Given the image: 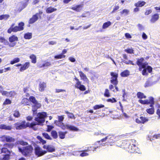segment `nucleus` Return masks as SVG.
Instances as JSON below:
<instances>
[{
  "mask_svg": "<svg viewBox=\"0 0 160 160\" xmlns=\"http://www.w3.org/2000/svg\"><path fill=\"white\" fill-rule=\"evenodd\" d=\"M47 113L45 112H42L38 113L37 117L35 118V122L31 123H27L24 121L21 123H17L15 124V127L16 129L19 130L25 128L27 127H30L33 129L36 130L38 128V127H36V125H41L45 121V118L47 117Z\"/></svg>",
  "mask_w": 160,
  "mask_h": 160,
  "instance_id": "obj_1",
  "label": "nucleus"
},
{
  "mask_svg": "<svg viewBox=\"0 0 160 160\" xmlns=\"http://www.w3.org/2000/svg\"><path fill=\"white\" fill-rule=\"evenodd\" d=\"M144 59L143 58H141L140 59H138L137 61V64L139 66V69L140 71H141L142 69H143L142 71V74L144 75L147 74V72L146 71L147 70L149 72H151L152 70V68L149 66H148V63L147 62H144Z\"/></svg>",
  "mask_w": 160,
  "mask_h": 160,
  "instance_id": "obj_2",
  "label": "nucleus"
},
{
  "mask_svg": "<svg viewBox=\"0 0 160 160\" xmlns=\"http://www.w3.org/2000/svg\"><path fill=\"white\" fill-rule=\"evenodd\" d=\"M24 24L23 22H21L18 24V26H14V24H12L8 30V32L10 33L12 32H16L22 30L24 28L23 26Z\"/></svg>",
  "mask_w": 160,
  "mask_h": 160,
  "instance_id": "obj_3",
  "label": "nucleus"
},
{
  "mask_svg": "<svg viewBox=\"0 0 160 160\" xmlns=\"http://www.w3.org/2000/svg\"><path fill=\"white\" fill-rule=\"evenodd\" d=\"M29 99V101L33 104L32 106V111L33 112V114H34L35 113L37 109L41 107V105L36 100L35 98L33 96L30 97Z\"/></svg>",
  "mask_w": 160,
  "mask_h": 160,
  "instance_id": "obj_4",
  "label": "nucleus"
},
{
  "mask_svg": "<svg viewBox=\"0 0 160 160\" xmlns=\"http://www.w3.org/2000/svg\"><path fill=\"white\" fill-rule=\"evenodd\" d=\"M18 148L19 152L25 156L30 155L32 153L33 150L32 147L30 145L24 147L22 148L20 147H18Z\"/></svg>",
  "mask_w": 160,
  "mask_h": 160,
  "instance_id": "obj_5",
  "label": "nucleus"
},
{
  "mask_svg": "<svg viewBox=\"0 0 160 160\" xmlns=\"http://www.w3.org/2000/svg\"><path fill=\"white\" fill-rule=\"evenodd\" d=\"M58 120H55L54 121V123L58 126L60 127L62 129H63L65 128L64 124L62 122L64 119L63 115L58 116Z\"/></svg>",
  "mask_w": 160,
  "mask_h": 160,
  "instance_id": "obj_6",
  "label": "nucleus"
},
{
  "mask_svg": "<svg viewBox=\"0 0 160 160\" xmlns=\"http://www.w3.org/2000/svg\"><path fill=\"white\" fill-rule=\"evenodd\" d=\"M111 76L110 82L114 85H117L118 82L117 78L118 76V73L115 72H110Z\"/></svg>",
  "mask_w": 160,
  "mask_h": 160,
  "instance_id": "obj_7",
  "label": "nucleus"
},
{
  "mask_svg": "<svg viewBox=\"0 0 160 160\" xmlns=\"http://www.w3.org/2000/svg\"><path fill=\"white\" fill-rule=\"evenodd\" d=\"M74 79L76 81L75 85V87L76 88L79 89L81 91H84L86 90L85 87L82 84L81 82L76 77H75Z\"/></svg>",
  "mask_w": 160,
  "mask_h": 160,
  "instance_id": "obj_8",
  "label": "nucleus"
},
{
  "mask_svg": "<svg viewBox=\"0 0 160 160\" xmlns=\"http://www.w3.org/2000/svg\"><path fill=\"white\" fill-rule=\"evenodd\" d=\"M35 154L38 157H40L45 154L47 153V151L43 150L39 147H37L35 149Z\"/></svg>",
  "mask_w": 160,
  "mask_h": 160,
  "instance_id": "obj_9",
  "label": "nucleus"
},
{
  "mask_svg": "<svg viewBox=\"0 0 160 160\" xmlns=\"http://www.w3.org/2000/svg\"><path fill=\"white\" fill-rule=\"evenodd\" d=\"M138 102L142 104H151L150 105V107H152L154 104V98L152 97H150L149 98V100H142L141 99H140L138 100Z\"/></svg>",
  "mask_w": 160,
  "mask_h": 160,
  "instance_id": "obj_10",
  "label": "nucleus"
},
{
  "mask_svg": "<svg viewBox=\"0 0 160 160\" xmlns=\"http://www.w3.org/2000/svg\"><path fill=\"white\" fill-rule=\"evenodd\" d=\"M1 140L2 141H6L7 142H13L15 141V139L12 137L7 135H4L1 138Z\"/></svg>",
  "mask_w": 160,
  "mask_h": 160,
  "instance_id": "obj_11",
  "label": "nucleus"
},
{
  "mask_svg": "<svg viewBox=\"0 0 160 160\" xmlns=\"http://www.w3.org/2000/svg\"><path fill=\"white\" fill-rule=\"evenodd\" d=\"M0 92L2 95L6 96L8 97L13 96L16 94L15 92L13 91H11L10 92H8L4 91H0Z\"/></svg>",
  "mask_w": 160,
  "mask_h": 160,
  "instance_id": "obj_12",
  "label": "nucleus"
},
{
  "mask_svg": "<svg viewBox=\"0 0 160 160\" xmlns=\"http://www.w3.org/2000/svg\"><path fill=\"white\" fill-rule=\"evenodd\" d=\"M79 76L81 78V79L83 80L85 82L88 83L89 82V80L86 75L81 71H79Z\"/></svg>",
  "mask_w": 160,
  "mask_h": 160,
  "instance_id": "obj_13",
  "label": "nucleus"
},
{
  "mask_svg": "<svg viewBox=\"0 0 160 160\" xmlns=\"http://www.w3.org/2000/svg\"><path fill=\"white\" fill-rule=\"evenodd\" d=\"M66 129H69L70 130L74 131H78L79 130L75 126L68 124H65V128L63 129L64 130Z\"/></svg>",
  "mask_w": 160,
  "mask_h": 160,
  "instance_id": "obj_14",
  "label": "nucleus"
},
{
  "mask_svg": "<svg viewBox=\"0 0 160 160\" xmlns=\"http://www.w3.org/2000/svg\"><path fill=\"white\" fill-rule=\"evenodd\" d=\"M159 14L157 13H155L152 16V18L150 20V21L151 23H155L159 19Z\"/></svg>",
  "mask_w": 160,
  "mask_h": 160,
  "instance_id": "obj_15",
  "label": "nucleus"
},
{
  "mask_svg": "<svg viewBox=\"0 0 160 160\" xmlns=\"http://www.w3.org/2000/svg\"><path fill=\"white\" fill-rule=\"evenodd\" d=\"M83 6L82 5L74 6L71 8L73 10L77 12H80L82 9Z\"/></svg>",
  "mask_w": 160,
  "mask_h": 160,
  "instance_id": "obj_16",
  "label": "nucleus"
},
{
  "mask_svg": "<svg viewBox=\"0 0 160 160\" xmlns=\"http://www.w3.org/2000/svg\"><path fill=\"white\" fill-rule=\"evenodd\" d=\"M46 87V84L44 82H40L39 84V90L41 92H43L44 90Z\"/></svg>",
  "mask_w": 160,
  "mask_h": 160,
  "instance_id": "obj_17",
  "label": "nucleus"
},
{
  "mask_svg": "<svg viewBox=\"0 0 160 160\" xmlns=\"http://www.w3.org/2000/svg\"><path fill=\"white\" fill-rule=\"evenodd\" d=\"M30 66V62H27L22 65V67L20 68V71L21 72H22L24 70L28 68Z\"/></svg>",
  "mask_w": 160,
  "mask_h": 160,
  "instance_id": "obj_18",
  "label": "nucleus"
},
{
  "mask_svg": "<svg viewBox=\"0 0 160 160\" xmlns=\"http://www.w3.org/2000/svg\"><path fill=\"white\" fill-rule=\"evenodd\" d=\"M38 14H36L32 16L29 21L30 23H33L38 20Z\"/></svg>",
  "mask_w": 160,
  "mask_h": 160,
  "instance_id": "obj_19",
  "label": "nucleus"
},
{
  "mask_svg": "<svg viewBox=\"0 0 160 160\" xmlns=\"http://www.w3.org/2000/svg\"><path fill=\"white\" fill-rule=\"evenodd\" d=\"M12 128L11 126H7L3 124L0 125V129H4L7 130H10Z\"/></svg>",
  "mask_w": 160,
  "mask_h": 160,
  "instance_id": "obj_20",
  "label": "nucleus"
},
{
  "mask_svg": "<svg viewBox=\"0 0 160 160\" xmlns=\"http://www.w3.org/2000/svg\"><path fill=\"white\" fill-rule=\"evenodd\" d=\"M146 2L143 1H139L135 3V6L136 7H142L145 4Z\"/></svg>",
  "mask_w": 160,
  "mask_h": 160,
  "instance_id": "obj_21",
  "label": "nucleus"
},
{
  "mask_svg": "<svg viewBox=\"0 0 160 160\" xmlns=\"http://www.w3.org/2000/svg\"><path fill=\"white\" fill-rule=\"evenodd\" d=\"M9 41L12 42L18 40V38L15 35H12L9 38Z\"/></svg>",
  "mask_w": 160,
  "mask_h": 160,
  "instance_id": "obj_22",
  "label": "nucleus"
},
{
  "mask_svg": "<svg viewBox=\"0 0 160 160\" xmlns=\"http://www.w3.org/2000/svg\"><path fill=\"white\" fill-rule=\"evenodd\" d=\"M111 24L112 23L110 21H108L104 22L102 25V28L103 29H105L110 26Z\"/></svg>",
  "mask_w": 160,
  "mask_h": 160,
  "instance_id": "obj_23",
  "label": "nucleus"
},
{
  "mask_svg": "<svg viewBox=\"0 0 160 160\" xmlns=\"http://www.w3.org/2000/svg\"><path fill=\"white\" fill-rule=\"evenodd\" d=\"M57 10L56 8H54L52 7H49L46 10V12L47 13H51L54 12L56 11Z\"/></svg>",
  "mask_w": 160,
  "mask_h": 160,
  "instance_id": "obj_24",
  "label": "nucleus"
},
{
  "mask_svg": "<svg viewBox=\"0 0 160 160\" xmlns=\"http://www.w3.org/2000/svg\"><path fill=\"white\" fill-rule=\"evenodd\" d=\"M29 58L31 60V62L32 63H35L36 62L37 58L35 55L33 54H31Z\"/></svg>",
  "mask_w": 160,
  "mask_h": 160,
  "instance_id": "obj_25",
  "label": "nucleus"
},
{
  "mask_svg": "<svg viewBox=\"0 0 160 160\" xmlns=\"http://www.w3.org/2000/svg\"><path fill=\"white\" fill-rule=\"evenodd\" d=\"M129 74V72L128 70H126L121 73V75L122 77L128 76Z\"/></svg>",
  "mask_w": 160,
  "mask_h": 160,
  "instance_id": "obj_26",
  "label": "nucleus"
},
{
  "mask_svg": "<svg viewBox=\"0 0 160 160\" xmlns=\"http://www.w3.org/2000/svg\"><path fill=\"white\" fill-rule=\"evenodd\" d=\"M51 64V62H47L42 64H40L38 65V67L40 68H42L43 67H47L50 65Z\"/></svg>",
  "mask_w": 160,
  "mask_h": 160,
  "instance_id": "obj_27",
  "label": "nucleus"
},
{
  "mask_svg": "<svg viewBox=\"0 0 160 160\" xmlns=\"http://www.w3.org/2000/svg\"><path fill=\"white\" fill-rule=\"evenodd\" d=\"M67 133V132H64L61 131L59 132L58 134L60 138L61 139H64L65 138V135Z\"/></svg>",
  "mask_w": 160,
  "mask_h": 160,
  "instance_id": "obj_28",
  "label": "nucleus"
},
{
  "mask_svg": "<svg viewBox=\"0 0 160 160\" xmlns=\"http://www.w3.org/2000/svg\"><path fill=\"white\" fill-rule=\"evenodd\" d=\"M65 55L61 53L60 54L55 55L54 57V58L56 59H61L65 58Z\"/></svg>",
  "mask_w": 160,
  "mask_h": 160,
  "instance_id": "obj_29",
  "label": "nucleus"
},
{
  "mask_svg": "<svg viewBox=\"0 0 160 160\" xmlns=\"http://www.w3.org/2000/svg\"><path fill=\"white\" fill-rule=\"evenodd\" d=\"M151 107V108L147 109L146 111L148 113L152 114H153L154 112V108L153 107V105Z\"/></svg>",
  "mask_w": 160,
  "mask_h": 160,
  "instance_id": "obj_30",
  "label": "nucleus"
},
{
  "mask_svg": "<svg viewBox=\"0 0 160 160\" xmlns=\"http://www.w3.org/2000/svg\"><path fill=\"white\" fill-rule=\"evenodd\" d=\"M32 37V34L31 33L28 32L24 34V38L26 39H30Z\"/></svg>",
  "mask_w": 160,
  "mask_h": 160,
  "instance_id": "obj_31",
  "label": "nucleus"
},
{
  "mask_svg": "<svg viewBox=\"0 0 160 160\" xmlns=\"http://www.w3.org/2000/svg\"><path fill=\"white\" fill-rule=\"evenodd\" d=\"M24 105H29V100L27 98H23L21 102Z\"/></svg>",
  "mask_w": 160,
  "mask_h": 160,
  "instance_id": "obj_32",
  "label": "nucleus"
},
{
  "mask_svg": "<svg viewBox=\"0 0 160 160\" xmlns=\"http://www.w3.org/2000/svg\"><path fill=\"white\" fill-rule=\"evenodd\" d=\"M15 144H20L23 146L28 145V143L27 142L21 140L17 141Z\"/></svg>",
  "mask_w": 160,
  "mask_h": 160,
  "instance_id": "obj_33",
  "label": "nucleus"
},
{
  "mask_svg": "<svg viewBox=\"0 0 160 160\" xmlns=\"http://www.w3.org/2000/svg\"><path fill=\"white\" fill-rule=\"evenodd\" d=\"M140 119L141 120V122L142 123H144L148 121V118L143 117H140Z\"/></svg>",
  "mask_w": 160,
  "mask_h": 160,
  "instance_id": "obj_34",
  "label": "nucleus"
},
{
  "mask_svg": "<svg viewBox=\"0 0 160 160\" xmlns=\"http://www.w3.org/2000/svg\"><path fill=\"white\" fill-rule=\"evenodd\" d=\"M55 151V148L51 145H48L47 151L50 152H52Z\"/></svg>",
  "mask_w": 160,
  "mask_h": 160,
  "instance_id": "obj_35",
  "label": "nucleus"
},
{
  "mask_svg": "<svg viewBox=\"0 0 160 160\" xmlns=\"http://www.w3.org/2000/svg\"><path fill=\"white\" fill-rule=\"evenodd\" d=\"M138 97L139 98H146V96L144 94L140 92H138L137 94Z\"/></svg>",
  "mask_w": 160,
  "mask_h": 160,
  "instance_id": "obj_36",
  "label": "nucleus"
},
{
  "mask_svg": "<svg viewBox=\"0 0 160 160\" xmlns=\"http://www.w3.org/2000/svg\"><path fill=\"white\" fill-rule=\"evenodd\" d=\"M20 61V58H15L12 60L10 62V64H13L15 63L19 62Z\"/></svg>",
  "mask_w": 160,
  "mask_h": 160,
  "instance_id": "obj_37",
  "label": "nucleus"
},
{
  "mask_svg": "<svg viewBox=\"0 0 160 160\" xmlns=\"http://www.w3.org/2000/svg\"><path fill=\"white\" fill-rule=\"evenodd\" d=\"M66 113L68 114V118L72 119H75V118L74 115L71 113L69 112L68 111H65Z\"/></svg>",
  "mask_w": 160,
  "mask_h": 160,
  "instance_id": "obj_38",
  "label": "nucleus"
},
{
  "mask_svg": "<svg viewBox=\"0 0 160 160\" xmlns=\"http://www.w3.org/2000/svg\"><path fill=\"white\" fill-rule=\"evenodd\" d=\"M129 12L130 11L129 9H125L123 10L120 13L122 14H125L126 15L129 13Z\"/></svg>",
  "mask_w": 160,
  "mask_h": 160,
  "instance_id": "obj_39",
  "label": "nucleus"
},
{
  "mask_svg": "<svg viewBox=\"0 0 160 160\" xmlns=\"http://www.w3.org/2000/svg\"><path fill=\"white\" fill-rule=\"evenodd\" d=\"M1 42L3 43L5 45H8L9 44V42L8 41L2 37Z\"/></svg>",
  "mask_w": 160,
  "mask_h": 160,
  "instance_id": "obj_40",
  "label": "nucleus"
},
{
  "mask_svg": "<svg viewBox=\"0 0 160 160\" xmlns=\"http://www.w3.org/2000/svg\"><path fill=\"white\" fill-rule=\"evenodd\" d=\"M104 107V106L102 104L100 105H95L93 107V109L95 110H97L98 109H99L101 108H103Z\"/></svg>",
  "mask_w": 160,
  "mask_h": 160,
  "instance_id": "obj_41",
  "label": "nucleus"
},
{
  "mask_svg": "<svg viewBox=\"0 0 160 160\" xmlns=\"http://www.w3.org/2000/svg\"><path fill=\"white\" fill-rule=\"evenodd\" d=\"M52 136L54 138H56L58 137V134L57 132L55 131H52L51 132Z\"/></svg>",
  "mask_w": 160,
  "mask_h": 160,
  "instance_id": "obj_42",
  "label": "nucleus"
},
{
  "mask_svg": "<svg viewBox=\"0 0 160 160\" xmlns=\"http://www.w3.org/2000/svg\"><path fill=\"white\" fill-rule=\"evenodd\" d=\"M37 138L38 140H39L40 142L42 143V144H43L46 143V141L43 140L41 137L38 136L37 137Z\"/></svg>",
  "mask_w": 160,
  "mask_h": 160,
  "instance_id": "obj_43",
  "label": "nucleus"
},
{
  "mask_svg": "<svg viewBox=\"0 0 160 160\" xmlns=\"http://www.w3.org/2000/svg\"><path fill=\"white\" fill-rule=\"evenodd\" d=\"M9 17V16L8 15H2L0 16V20L6 19Z\"/></svg>",
  "mask_w": 160,
  "mask_h": 160,
  "instance_id": "obj_44",
  "label": "nucleus"
},
{
  "mask_svg": "<svg viewBox=\"0 0 160 160\" xmlns=\"http://www.w3.org/2000/svg\"><path fill=\"white\" fill-rule=\"evenodd\" d=\"M43 136L46 139L49 140H51L52 138L47 133H42Z\"/></svg>",
  "mask_w": 160,
  "mask_h": 160,
  "instance_id": "obj_45",
  "label": "nucleus"
},
{
  "mask_svg": "<svg viewBox=\"0 0 160 160\" xmlns=\"http://www.w3.org/2000/svg\"><path fill=\"white\" fill-rule=\"evenodd\" d=\"M104 96L105 97H110V95L109 91V90L108 89H106L105 90V92L104 93Z\"/></svg>",
  "mask_w": 160,
  "mask_h": 160,
  "instance_id": "obj_46",
  "label": "nucleus"
},
{
  "mask_svg": "<svg viewBox=\"0 0 160 160\" xmlns=\"http://www.w3.org/2000/svg\"><path fill=\"white\" fill-rule=\"evenodd\" d=\"M1 160H9L10 156L9 155H6L3 158H1Z\"/></svg>",
  "mask_w": 160,
  "mask_h": 160,
  "instance_id": "obj_47",
  "label": "nucleus"
},
{
  "mask_svg": "<svg viewBox=\"0 0 160 160\" xmlns=\"http://www.w3.org/2000/svg\"><path fill=\"white\" fill-rule=\"evenodd\" d=\"M14 146L13 144L12 143H7L5 144L4 145V147H6L8 148H12Z\"/></svg>",
  "mask_w": 160,
  "mask_h": 160,
  "instance_id": "obj_48",
  "label": "nucleus"
},
{
  "mask_svg": "<svg viewBox=\"0 0 160 160\" xmlns=\"http://www.w3.org/2000/svg\"><path fill=\"white\" fill-rule=\"evenodd\" d=\"M137 27L139 30L140 31L144 29V26L140 24H138L137 25Z\"/></svg>",
  "mask_w": 160,
  "mask_h": 160,
  "instance_id": "obj_49",
  "label": "nucleus"
},
{
  "mask_svg": "<svg viewBox=\"0 0 160 160\" xmlns=\"http://www.w3.org/2000/svg\"><path fill=\"white\" fill-rule=\"evenodd\" d=\"M107 101L108 102H111L112 103L115 102H117L116 100L114 98H112V99H108L107 100Z\"/></svg>",
  "mask_w": 160,
  "mask_h": 160,
  "instance_id": "obj_50",
  "label": "nucleus"
},
{
  "mask_svg": "<svg viewBox=\"0 0 160 160\" xmlns=\"http://www.w3.org/2000/svg\"><path fill=\"white\" fill-rule=\"evenodd\" d=\"M11 103V101L8 99H7L3 102V104L6 105L8 104H10Z\"/></svg>",
  "mask_w": 160,
  "mask_h": 160,
  "instance_id": "obj_51",
  "label": "nucleus"
},
{
  "mask_svg": "<svg viewBox=\"0 0 160 160\" xmlns=\"http://www.w3.org/2000/svg\"><path fill=\"white\" fill-rule=\"evenodd\" d=\"M6 147H4L2 149V153H8V149L6 148Z\"/></svg>",
  "mask_w": 160,
  "mask_h": 160,
  "instance_id": "obj_52",
  "label": "nucleus"
},
{
  "mask_svg": "<svg viewBox=\"0 0 160 160\" xmlns=\"http://www.w3.org/2000/svg\"><path fill=\"white\" fill-rule=\"evenodd\" d=\"M66 90L64 89H55V92L56 93H59L61 92H65Z\"/></svg>",
  "mask_w": 160,
  "mask_h": 160,
  "instance_id": "obj_53",
  "label": "nucleus"
},
{
  "mask_svg": "<svg viewBox=\"0 0 160 160\" xmlns=\"http://www.w3.org/2000/svg\"><path fill=\"white\" fill-rule=\"evenodd\" d=\"M125 51L129 53H133V50L132 49H127L125 50Z\"/></svg>",
  "mask_w": 160,
  "mask_h": 160,
  "instance_id": "obj_54",
  "label": "nucleus"
},
{
  "mask_svg": "<svg viewBox=\"0 0 160 160\" xmlns=\"http://www.w3.org/2000/svg\"><path fill=\"white\" fill-rule=\"evenodd\" d=\"M148 36L144 32L142 33V38L144 40H146L148 38Z\"/></svg>",
  "mask_w": 160,
  "mask_h": 160,
  "instance_id": "obj_55",
  "label": "nucleus"
},
{
  "mask_svg": "<svg viewBox=\"0 0 160 160\" xmlns=\"http://www.w3.org/2000/svg\"><path fill=\"white\" fill-rule=\"evenodd\" d=\"M14 116L16 118L20 116V114L18 111H15L14 114Z\"/></svg>",
  "mask_w": 160,
  "mask_h": 160,
  "instance_id": "obj_56",
  "label": "nucleus"
},
{
  "mask_svg": "<svg viewBox=\"0 0 160 160\" xmlns=\"http://www.w3.org/2000/svg\"><path fill=\"white\" fill-rule=\"evenodd\" d=\"M152 12V10L151 9L147 10L145 12V14L147 15L151 13Z\"/></svg>",
  "mask_w": 160,
  "mask_h": 160,
  "instance_id": "obj_57",
  "label": "nucleus"
},
{
  "mask_svg": "<svg viewBox=\"0 0 160 160\" xmlns=\"http://www.w3.org/2000/svg\"><path fill=\"white\" fill-rule=\"evenodd\" d=\"M88 153L84 152L81 153L80 155V156L81 157H84L88 156Z\"/></svg>",
  "mask_w": 160,
  "mask_h": 160,
  "instance_id": "obj_58",
  "label": "nucleus"
},
{
  "mask_svg": "<svg viewBox=\"0 0 160 160\" xmlns=\"http://www.w3.org/2000/svg\"><path fill=\"white\" fill-rule=\"evenodd\" d=\"M125 37L128 38H132V36L129 33H126L125 34Z\"/></svg>",
  "mask_w": 160,
  "mask_h": 160,
  "instance_id": "obj_59",
  "label": "nucleus"
},
{
  "mask_svg": "<svg viewBox=\"0 0 160 160\" xmlns=\"http://www.w3.org/2000/svg\"><path fill=\"white\" fill-rule=\"evenodd\" d=\"M111 137H110V136H108L105 137V138L102 139L101 141L102 142H104L106 141L107 139L110 138Z\"/></svg>",
  "mask_w": 160,
  "mask_h": 160,
  "instance_id": "obj_60",
  "label": "nucleus"
},
{
  "mask_svg": "<svg viewBox=\"0 0 160 160\" xmlns=\"http://www.w3.org/2000/svg\"><path fill=\"white\" fill-rule=\"evenodd\" d=\"M69 60L71 62H74L75 61V59L73 57H70L69 58Z\"/></svg>",
  "mask_w": 160,
  "mask_h": 160,
  "instance_id": "obj_61",
  "label": "nucleus"
},
{
  "mask_svg": "<svg viewBox=\"0 0 160 160\" xmlns=\"http://www.w3.org/2000/svg\"><path fill=\"white\" fill-rule=\"evenodd\" d=\"M157 114L158 115L159 118H160V107H159L157 112Z\"/></svg>",
  "mask_w": 160,
  "mask_h": 160,
  "instance_id": "obj_62",
  "label": "nucleus"
},
{
  "mask_svg": "<svg viewBox=\"0 0 160 160\" xmlns=\"http://www.w3.org/2000/svg\"><path fill=\"white\" fill-rule=\"evenodd\" d=\"M49 45H53L56 43V42L54 41H50L48 42Z\"/></svg>",
  "mask_w": 160,
  "mask_h": 160,
  "instance_id": "obj_63",
  "label": "nucleus"
},
{
  "mask_svg": "<svg viewBox=\"0 0 160 160\" xmlns=\"http://www.w3.org/2000/svg\"><path fill=\"white\" fill-rule=\"evenodd\" d=\"M153 138L156 139L160 138V134L155 135L153 136Z\"/></svg>",
  "mask_w": 160,
  "mask_h": 160,
  "instance_id": "obj_64",
  "label": "nucleus"
}]
</instances>
